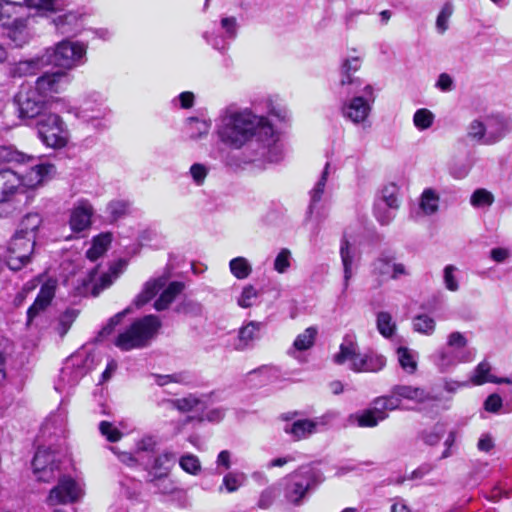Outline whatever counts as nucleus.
I'll return each mask as SVG.
<instances>
[{
  "mask_svg": "<svg viewBox=\"0 0 512 512\" xmlns=\"http://www.w3.org/2000/svg\"><path fill=\"white\" fill-rule=\"evenodd\" d=\"M211 128V121L189 117L186 120V131L192 140H199L206 137Z\"/></svg>",
  "mask_w": 512,
  "mask_h": 512,
  "instance_id": "39",
  "label": "nucleus"
},
{
  "mask_svg": "<svg viewBox=\"0 0 512 512\" xmlns=\"http://www.w3.org/2000/svg\"><path fill=\"white\" fill-rule=\"evenodd\" d=\"M94 214L92 204L86 199L78 200L70 210L69 226L75 233H81L90 228Z\"/></svg>",
  "mask_w": 512,
  "mask_h": 512,
  "instance_id": "19",
  "label": "nucleus"
},
{
  "mask_svg": "<svg viewBox=\"0 0 512 512\" xmlns=\"http://www.w3.org/2000/svg\"><path fill=\"white\" fill-rule=\"evenodd\" d=\"M343 93L353 94L341 106L342 116L355 125L369 126V116L375 101L374 89L370 84L360 88H344Z\"/></svg>",
  "mask_w": 512,
  "mask_h": 512,
  "instance_id": "4",
  "label": "nucleus"
},
{
  "mask_svg": "<svg viewBox=\"0 0 512 512\" xmlns=\"http://www.w3.org/2000/svg\"><path fill=\"white\" fill-rule=\"evenodd\" d=\"M387 417L388 415H384V413L379 411L375 404L372 403L371 408L352 415L351 419H353L359 427L372 428L384 421Z\"/></svg>",
  "mask_w": 512,
  "mask_h": 512,
  "instance_id": "32",
  "label": "nucleus"
},
{
  "mask_svg": "<svg viewBox=\"0 0 512 512\" xmlns=\"http://www.w3.org/2000/svg\"><path fill=\"white\" fill-rule=\"evenodd\" d=\"M374 205H377L378 209H398L397 188L394 185L383 188Z\"/></svg>",
  "mask_w": 512,
  "mask_h": 512,
  "instance_id": "43",
  "label": "nucleus"
},
{
  "mask_svg": "<svg viewBox=\"0 0 512 512\" xmlns=\"http://www.w3.org/2000/svg\"><path fill=\"white\" fill-rule=\"evenodd\" d=\"M326 422L323 417L314 419H297L290 424H286L284 431L294 440L306 439L312 434L318 432L320 426H325Z\"/></svg>",
  "mask_w": 512,
  "mask_h": 512,
  "instance_id": "21",
  "label": "nucleus"
},
{
  "mask_svg": "<svg viewBox=\"0 0 512 512\" xmlns=\"http://www.w3.org/2000/svg\"><path fill=\"white\" fill-rule=\"evenodd\" d=\"M491 365L487 361L480 362L474 371L471 374L470 379L468 380L470 384L478 386L484 383H496V384H510L511 380L509 378H498L490 374Z\"/></svg>",
  "mask_w": 512,
  "mask_h": 512,
  "instance_id": "30",
  "label": "nucleus"
},
{
  "mask_svg": "<svg viewBox=\"0 0 512 512\" xmlns=\"http://www.w3.org/2000/svg\"><path fill=\"white\" fill-rule=\"evenodd\" d=\"M171 403L173 407L179 411L189 412L197 408L202 403V401L194 395H188L183 398L172 400Z\"/></svg>",
  "mask_w": 512,
  "mask_h": 512,
  "instance_id": "55",
  "label": "nucleus"
},
{
  "mask_svg": "<svg viewBox=\"0 0 512 512\" xmlns=\"http://www.w3.org/2000/svg\"><path fill=\"white\" fill-rule=\"evenodd\" d=\"M216 134L225 146L240 150L255 142L258 151L246 162L266 161L278 163L283 158V148L279 133L269 118L258 115L249 107H241L235 103L220 110L216 122Z\"/></svg>",
  "mask_w": 512,
  "mask_h": 512,
  "instance_id": "1",
  "label": "nucleus"
},
{
  "mask_svg": "<svg viewBox=\"0 0 512 512\" xmlns=\"http://www.w3.org/2000/svg\"><path fill=\"white\" fill-rule=\"evenodd\" d=\"M21 117L34 118L47 109L49 101L34 87L22 85L15 96Z\"/></svg>",
  "mask_w": 512,
  "mask_h": 512,
  "instance_id": "13",
  "label": "nucleus"
},
{
  "mask_svg": "<svg viewBox=\"0 0 512 512\" xmlns=\"http://www.w3.org/2000/svg\"><path fill=\"white\" fill-rule=\"evenodd\" d=\"M130 208L127 200H113L108 205V211L114 219L124 216Z\"/></svg>",
  "mask_w": 512,
  "mask_h": 512,
  "instance_id": "61",
  "label": "nucleus"
},
{
  "mask_svg": "<svg viewBox=\"0 0 512 512\" xmlns=\"http://www.w3.org/2000/svg\"><path fill=\"white\" fill-rule=\"evenodd\" d=\"M87 373L82 358L72 356L69 358L60 373V383L56 386L58 391L64 390L65 386L72 387Z\"/></svg>",
  "mask_w": 512,
  "mask_h": 512,
  "instance_id": "20",
  "label": "nucleus"
},
{
  "mask_svg": "<svg viewBox=\"0 0 512 512\" xmlns=\"http://www.w3.org/2000/svg\"><path fill=\"white\" fill-rule=\"evenodd\" d=\"M475 357L464 334L455 331L447 336L445 346L433 356V362L441 372H449L460 363L471 362Z\"/></svg>",
  "mask_w": 512,
  "mask_h": 512,
  "instance_id": "5",
  "label": "nucleus"
},
{
  "mask_svg": "<svg viewBox=\"0 0 512 512\" xmlns=\"http://www.w3.org/2000/svg\"><path fill=\"white\" fill-rule=\"evenodd\" d=\"M31 161H25L22 166L29 167V171L20 176L21 192L24 189H34L42 185L54 172L55 167L49 163L40 162V158L32 155Z\"/></svg>",
  "mask_w": 512,
  "mask_h": 512,
  "instance_id": "14",
  "label": "nucleus"
},
{
  "mask_svg": "<svg viewBox=\"0 0 512 512\" xmlns=\"http://www.w3.org/2000/svg\"><path fill=\"white\" fill-rule=\"evenodd\" d=\"M78 316L76 309H66L58 318L57 325L55 327L56 332L63 337L69 331L71 325Z\"/></svg>",
  "mask_w": 512,
  "mask_h": 512,
  "instance_id": "50",
  "label": "nucleus"
},
{
  "mask_svg": "<svg viewBox=\"0 0 512 512\" xmlns=\"http://www.w3.org/2000/svg\"><path fill=\"white\" fill-rule=\"evenodd\" d=\"M243 481L244 474L231 472L224 476L222 485L228 492L232 493L239 489Z\"/></svg>",
  "mask_w": 512,
  "mask_h": 512,
  "instance_id": "59",
  "label": "nucleus"
},
{
  "mask_svg": "<svg viewBox=\"0 0 512 512\" xmlns=\"http://www.w3.org/2000/svg\"><path fill=\"white\" fill-rule=\"evenodd\" d=\"M450 398H444L441 394H430L418 392V410L426 409L431 407L435 409L436 412L443 409L449 408Z\"/></svg>",
  "mask_w": 512,
  "mask_h": 512,
  "instance_id": "37",
  "label": "nucleus"
},
{
  "mask_svg": "<svg viewBox=\"0 0 512 512\" xmlns=\"http://www.w3.org/2000/svg\"><path fill=\"white\" fill-rule=\"evenodd\" d=\"M399 399L400 398H397V396L391 392V395L389 396H381L376 398L373 401V404H375L379 411L383 412L384 415H388V411L408 408L407 405L401 404Z\"/></svg>",
  "mask_w": 512,
  "mask_h": 512,
  "instance_id": "48",
  "label": "nucleus"
},
{
  "mask_svg": "<svg viewBox=\"0 0 512 512\" xmlns=\"http://www.w3.org/2000/svg\"><path fill=\"white\" fill-rule=\"evenodd\" d=\"M111 243L110 234H101L93 239L91 247L86 252V257L91 261H96L108 249Z\"/></svg>",
  "mask_w": 512,
  "mask_h": 512,
  "instance_id": "42",
  "label": "nucleus"
},
{
  "mask_svg": "<svg viewBox=\"0 0 512 512\" xmlns=\"http://www.w3.org/2000/svg\"><path fill=\"white\" fill-rule=\"evenodd\" d=\"M494 200V195L485 188L476 189L470 196V204L475 209H488Z\"/></svg>",
  "mask_w": 512,
  "mask_h": 512,
  "instance_id": "46",
  "label": "nucleus"
},
{
  "mask_svg": "<svg viewBox=\"0 0 512 512\" xmlns=\"http://www.w3.org/2000/svg\"><path fill=\"white\" fill-rule=\"evenodd\" d=\"M127 262L125 260H119L115 264H113L110 267V270L108 273L103 274L99 282H96L93 285L92 288V294L93 296H98L101 291L108 288L114 280L123 272V270L126 268Z\"/></svg>",
  "mask_w": 512,
  "mask_h": 512,
  "instance_id": "33",
  "label": "nucleus"
},
{
  "mask_svg": "<svg viewBox=\"0 0 512 512\" xmlns=\"http://www.w3.org/2000/svg\"><path fill=\"white\" fill-rule=\"evenodd\" d=\"M38 135L49 148L60 149L67 145L69 133L62 118L57 114H45L37 123Z\"/></svg>",
  "mask_w": 512,
  "mask_h": 512,
  "instance_id": "9",
  "label": "nucleus"
},
{
  "mask_svg": "<svg viewBox=\"0 0 512 512\" xmlns=\"http://www.w3.org/2000/svg\"><path fill=\"white\" fill-rule=\"evenodd\" d=\"M41 224L42 218L38 213H29L22 219L20 228L16 232L36 240V234Z\"/></svg>",
  "mask_w": 512,
  "mask_h": 512,
  "instance_id": "41",
  "label": "nucleus"
},
{
  "mask_svg": "<svg viewBox=\"0 0 512 512\" xmlns=\"http://www.w3.org/2000/svg\"><path fill=\"white\" fill-rule=\"evenodd\" d=\"M323 480V474L318 468L303 466L286 478L284 497L288 502L300 505L307 493Z\"/></svg>",
  "mask_w": 512,
  "mask_h": 512,
  "instance_id": "7",
  "label": "nucleus"
},
{
  "mask_svg": "<svg viewBox=\"0 0 512 512\" xmlns=\"http://www.w3.org/2000/svg\"><path fill=\"white\" fill-rule=\"evenodd\" d=\"M87 45L79 41L61 40L42 53L46 65L63 70H73L86 63Z\"/></svg>",
  "mask_w": 512,
  "mask_h": 512,
  "instance_id": "3",
  "label": "nucleus"
},
{
  "mask_svg": "<svg viewBox=\"0 0 512 512\" xmlns=\"http://www.w3.org/2000/svg\"><path fill=\"white\" fill-rule=\"evenodd\" d=\"M361 63V58L358 56H351L344 60L341 65V78L339 82L342 89L351 87L360 88V86L365 85L358 77L352 75V73L360 69Z\"/></svg>",
  "mask_w": 512,
  "mask_h": 512,
  "instance_id": "24",
  "label": "nucleus"
},
{
  "mask_svg": "<svg viewBox=\"0 0 512 512\" xmlns=\"http://www.w3.org/2000/svg\"><path fill=\"white\" fill-rule=\"evenodd\" d=\"M56 30L62 35L76 33L81 25V16L73 11L58 15L52 20Z\"/></svg>",
  "mask_w": 512,
  "mask_h": 512,
  "instance_id": "29",
  "label": "nucleus"
},
{
  "mask_svg": "<svg viewBox=\"0 0 512 512\" xmlns=\"http://www.w3.org/2000/svg\"><path fill=\"white\" fill-rule=\"evenodd\" d=\"M36 240L26 237L21 233H15L7 248L6 264L14 271L20 270L31 260Z\"/></svg>",
  "mask_w": 512,
  "mask_h": 512,
  "instance_id": "12",
  "label": "nucleus"
},
{
  "mask_svg": "<svg viewBox=\"0 0 512 512\" xmlns=\"http://www.w3.org/2000/svg\"><path fill=\"white\" fill-rule=\"evenodd\" d=\"M334 172L335 168L332 167L330 162H326L319 179L309 192L310 203L308 206V214H312L314 212V209L316 208V205L321 201L325 192L328 178Z\"/></svg>",
  "mask_w": 512,
  "mask_h": 512,
  "instance_id": "28",
  "label": "nucleus"
},
{
  "mask_svg": "<svg viewBox=\"0 0 512 512\" xmlns=\"http://www.w3.org/2000/svg\"><path fill=\"white\" fill-rule=\"evenodd\" d=\"M61 454L50 448H38L33 461V473L38 481L49 483L61 475Z\"/></svg>",
  "mask_w": 512,
  "mask_h": 512,
  "instance_id": "10",
  "label": "nucleus"
},
{
  "mask_svg": "<svg viewBox=\"0 0 512 512\" xmlns=\"http://www.w3.org/2000/svg\"><path fill=\"white\" fill-rule=\"evenodd\" d=\"M167 276H160L150 279L144 284L142 291L136 296L134 304L136 307H142L148 303L162 288L167 284Z\"/></svg>",
  "mask_w": 512,
  "mask_h": 512,
  "instance_id": "31",
  "label": "nucleus"
},
{
  "mask_svg": "<svg viewBox=\"0 0 512 512\" xmlns=\"http://www.w3.org/2000/svg\"><path fill=\"white\" fill-rule=\"evenodd\" d=\"M392 393L397 396L401 404L405 401H414L416 398V388L407 385H395L392 388Z\"/></svg>",
  "mask_w": 512,
  "mask_h": 512,
  "instance_id": "58",
  "label": "nucleus"
},
{
  "mask_svg": "<svg viewBox=\"0 0 512 512\" xmlns=\"http://www.w3.org/2000/svg\"><path fill=\"white\" fill-rule=\"evenodd\" d=\"M160 327L161 322L157 316H144L120 333L115 340V345L123 351L146 347L156 336Z\"/></svg>",
  "mask_w": 512,
  "mask_h": 512,
  "instance_id": "6",
  "label": "nucleus"
},
{
  "mask_svg": "<svg viewBox=\"0 0 512 512\" xmlns=\"http://www.w3.org/2000/svg\"><path fill=\"white\" fill-rule=\"evenodd\" d=\"M263 324L257 321H249L243 325L238 332V339L235 343V349L238 351L246 350L252 347L253 342L259 338V332Z\"/></svg>",
  "mask_w": 512,
  "mask_h": 512,
  "instance_id": "27",
  "label": "nucleus"
},
{
  "mask_svg": "<svg viewBox=\"0 0 512 512\" xmlns=\"http://www.w3.org/2000/svg\"><path fill=\"white\" fill-rule=\"evenodd\" d=\"M70 83V78L63 71L46 72L34 82V87L50 102L54 94L62 92Z\"/></svg>",
  "mask_w": 512,
  "mask_h": 512,
  "instance_id": "18",
  "label": "nucleus"
},
{
  "mask_svg": "<svg viewBox=\"0 0 512 512\" xmlns=\"http://www.w3.org/2000/svg\"><path fill=\"white\" fill-rule=\"evenodd\" d=\"M32 155L25 154L13 146H0V164L22 166L25 161H31Z\"/></svg>",
  "mask_w": 512,
  "mask_h": 512,
  "instance_id": "40",
  "label": "nucleus"
},
{
  "mask_svg": "<svg viewBox=\"0 0 512 512\" xmlns=\"http://www.w3.org/2000/svg\"><path fill=\"white\" fill-rule=\"evenodd\" d=\"M512 132V118L503 113H490L472 120L467 137L480 145H494Z\"/></svg>",
  "mask_w": 512,
  "mask_h": 512,
  "instance_id": "2",
  "label": "nucleus"
},
{
  "mask_svg": "<svg viewBox=\"0 0 512 512\" xmlns=\"http://www.w3.org/2000/svg\"><path fill=\"white\" fill-rule=\"evenodd\" d=\"M376 324L379 333L385 338L391 337L396 329L392 316L388 312H379L377 314Z\"/></svg>",
  "mask_w": 512,
  "mask_h": 512,
  "instance_id": "51",
  "label": "nucleus"
},
{
  "mask_svg": "<svg viewBox=\"0 0 512 512\" xmlns=\"http://www.w3.org/2000/svg\"><path fill=\"white\" fill-rule=\"evenodd\" d=\"M58 282L56 279L48 278L43 281L40 290L33 304L27 310L26 327L31 329L33 327L40 328L41 315L51 305L55 297Z\"/></svg>",
  "mask_w": 512,
  "mask_h": 512,
  "instance_id": "11",
  "label": "nucleus"
},
{
  "mask_svg": "<svg viewBox=\"0 0 512 512\" xmlns=\"http://www.w3.org/2000/svg\"><path fill=\"white\" fill-rule=\"evenodd\" d=\"M386 365V358L376 353H367L362 357L361 372H379Z\"/></svg>",
  "mask_w": 512,
  "mask_h": 512,
  "instance_id": "44",
  "label": "nucleus"
},
{
  "mask_svg": "<svg viewBox=\"0 0 512 512\" xmlns=\"http://www.w3.org/2000/svg\"><path fill=\"white\" fill-rule=\"evenodd\" d=\"M101 434L110 442H117L121 439L122 433L112 423L102 421L99 425Z\"/></svg>",
  "mask_w": 512,
  "mask_h": 512,
  "instance_id": "60",
  "label": "nucleus"
},
{
  "mask_svg": "<svg viewBox=\"0 0 512 512\" xmlns=\"http://www.w3.org/2000/svg\"><path fill=\"white\" fill-rule=\"evenodd\" d=\"M457 268L453 265H447L444 268V283L445 287L450 291H457L459 288L458 281L454 275Z\"/></svg>",
  "mask_w": 512,
  "mask_h": 512,
  "instance_id": "64",
  "label": "nucleus"
},
{
  "mask_svg": "<svg viewBox=\"0 0 512 512\" xmlns=\"http://www.w3.org/2000/svg\"><path fill=\"white\" fill-rule=\"evenodd\" d=\"M21 192L19 173L11 169L0 170V203L7 202Z\"/></svg>",
  "mask_w": 512,
  "mask_h": 512,
  "instance_id": "23",
  "label": "nucleus"
},
{
  "mask_svg": "<svg viewBox=\"0 0 512 512\" xmlns=\"http://www.w3.org/2000/svg\"><path fill=\"white\" fill-rule=\"evenodd\" d=\"M229 269L232 275L239 280L248 278L252 273L251 264L246 258L241 256L230 260Z\"/></svg>",
  "mask_w": 512,
  "mask_h": 512,
  "instance_id": "45",
  "label": "nucleus"
},
{
  "mask_svg": "<svg viewBox=\"0 0 512 512\" xmlns=\"http://www.w3.org/2000/svg\"><path fill=\"white\" fill-rule=\"evenodd\" d=\"M184 289V284L182 282L174 281L171 282L160 294L159 298L154 303V308L157 311L166 310L170 304L174 301V299L179 295Z\"/></svg>",
  "mask_w": 512,
  "mask_h": 512,
  "instance_id": "35",
  "label": "nucleus"
},
{
  "mask_svg": "<svg viewBox=\"0 0 512 512\" xmlns=\"http://www.w3.org/2000/svg\"><path fill=\"white\" fill-rule=\"evenodd\" d=\"M363 355L360 353L357 341L353 336L346 335L339 346V351L333 355V362L337 365L349 363V369L361 373Z\"/></svg>",
  "mask_w": 512,
  "mask_h": 512,
  "instance_id": "17",
  "label": "nucleus"
},
{
  "mask_svg": "<svg viewBox=\"0 0 512 512\" xmlns=\"http://www.w3.org/2000/svg\"><path fill=\"white\" fill-rule=\"evenodd\" d=\"M273 266L278 273H286L291 266V251L287 248L281 249L274 260Z\"/></svg>",
  "mask_w": 512,
  "mask_h": 512,
  "instance_id": "56",
  "label": "nucleus"
},
{
  "mask_svg": "<svg viewBox=\"0 0 512 512\" xmlns=\"http://www.w3.org/2000/svg\"><path fill=\"white\" fill-rule=\"evenodd\" d=\"M3 27H6V35L16 47H22L29 41L26 19L17 17L11 20L10 18L8 24Z\"/></svg>",
  "mask_w": 512,
  "mask_h": 512,
  "instance_id": "26",
  "label": "nucleus"
},
{
  "mask_svg": "<svg viewBox=\"0 0 512 512\" xmlns=\"http://www.w3.org/2000/svg\"><path fill=\"white\" fill-rule=\"evenodd\" d=\"M179 466L183 471L194 476L202 470L199 458L191 453H185L179 458Z\"/></svg>",
  "mask_w": 512,
  "mask_h": 512,
  "instance_id": "49",
  "label": "nucleus"
},
{
  "mask_svg": "<svg viewBox=\"0 0 512 512\" xmlns=\"http://www.w3.org/2000/svg\"><path fill=\"white\" fill-rule=\"evenodd\" d=\"M209 169L202 163H194L189 169V175L196 186H202L208 176Z\"/></svg>",
  "mask_w": 512,
  "mask_h": 512,
  "instance_id": "57",
  "label": "nucleus"
},
{
  "mask_svg": "<svg viewBox=\"0 0 512 512\" xmlns=\"http://www.w3.org/2000/svg\"><path fill=\"white\" fill-rule=\"evenodd\" d=\"M47 66L42 59V54L30 60L18 62L11 73L14 77H23L28 75H35L40 69Z\"/></svg>",
  "mask_w": 512,
  "mask_h": 512,
  "instance_id": "36",
  "label": "nucleus"
},
{
  "mask_svg": "<svg viewBox=\"0 0 512 512\" xmlns=\"http://www.w3.org/2000/svg\"><path fill=\"white\" fill-rule=\"evenodd\" d=\"M435 320L426 314H418V333L431 335L435 330Z\"/></svg>",
  "mask_w": 512,
  "mask_h": 512,
  "instance_id": "63",
  "label": "nucleus"
},
{
  "mask_svg": "<svg viewBox=\"0 0 512 512\" xmlns=\"http://www.w3.org/2000/svg\"><path fill=\"white\" fill-rule=\"evenodd\" d=\"M259 291L251 284L243 287L240 296L237 298V304L241 308H250L256 304L259 298Z\"/></svg>",
  "mask_w": 512,
  "mask_h": 512,
  "instance_id": "52",
  "label": "nucleus"
},
{
  "mask_svg": "<svg viewBox=\"0 0 512 512\" xmlns=\"http://www.w3.org/2000/svg\"><path fill=\"white\" fill-rule=\"evenodd\" d=\"M398 362L401 368L409 374L414 373L416 370V361L412 353L405 347H399L397 349Z\"/></svg>",
  "mask_w": 512,
  "mask_h": 512,
  "instance_id": "53",
  "label": "nucleus"
},
{
  "mask_svg": "<svg viewBox=\"0 0 512 512\" xmlns=\"http://www.w3.org/2000/svg\"><path fill=\"white\" fill-rule=\"evenodd\" d=\"M177 461V452L170 448L164 449L160 454L152 460L147 461L146 469H150L154 476L153 481L161 479L169 474L172 467Z\"/></svg>",
  "mask_w": 512,
  "mask_h": 512,
  "instance_id": "22",
  "label": "nucleus"
},
{
  "mask_svg": "<svg viewBox=\"0 0 512 512\" xmlns=\"http://www.w3.org/2000/svg\"><path fill=\"white\" fill-rule=\"evenodd\" d=\"M29 7L45 10L55 11L60 7V0H25Z\"/></svg>",
  "mask_w": 512,
  "mask_h": 512,
  "instance_id": "62",
  "label": "nucleus"
},
{
  "mask_svg": "<svg viewBox=\"0 0 512 512\" xmlns=\"http://www.w3.org/2000/svg\"><path fill=\"white\" fill-rule=\"evenodd\" d=\"M318 330L316 327H308L302 333H300L293 343V348L298 351H305L310 349L314 343Z\"/></svg>",
  "mask_w": 512,
  "mask_h": 512,
  "instance_id": "47",
  "label": "nucleus"
},
{
  "mask_svg": "<svg viewBox=\"0 0 512 512\" xmlns=\"http://www.w3.org/2000/svg\"><path fill=\"white\" fill-rule=\"evenodd\" d=\"M439 202V194L434 189L427 188L421 194L418 208L424 215H434L439 210Z\"/></svg>",
  "mask_w": 512,
  "mask_h": 512,
  "instance_id": "38",
  "label": "nucleus"
},
{
  "mask_svg": "<svg viewBox=\"0 0 512 512\" xmlns=\"http://www.w3.org/2000/svg\"><path fill=\"white\" fill-rule=\"evenodd\" d=\"M159 445L158 438L153 435H144L135 443V453L140 458L141 464L146 466L147 461L154 455Z\"/></svg>",
  "mask_w": 512,
  "mask_h": 512,
  "instance_id": "34",
  "label": "nucleus"
},
{
  "mask_svg": "<svg viewBox=\"0 0 512 512\" xmlns=\"http://www.w3.org/2000/svg\"><path fill=\"white\" fill-rule=\"evenodd\" d=\"M355 249L350 243L347 232H344L341 243H340V257L344 271V283L343 292H345L349 286V281L353 276V263L355 260Z\"/></svg>",
  "mask_w": 512,
  "mask_h": 512,
  "instance_id": "25",
  "label": "nucleus"
},
{
  "mask_svg": "<svg viewBox=\"0 0 512 512\" xmlns=\"http://www.w3.org/2000/svg\"><path fill=\"white\" fill-rule=\"evenodd\" d=\"M222 35H217L213 31H205L202 35L204 40L218 51H225L228 48V42L234 40L238 35L239 24L234 16H224L220 20Z\"/></svg>",
  "mask_w": 512,
  "mask_h": 512,
  "instance_id": "15",
  "label": "nucleus"
},
{
  "mask_svg": "<svg viewBox=\"0 0 512 512\" xmlns=\"http://www.w3.org/2000/svg\"><path fill=\"white\" fill-rule=\"evenodd\" d=\"M59 478L58 485L51 489L47 502L50 505L66 504L77 501L82 495L81 486L71 477Z\"/></svg>",
  "mask_w": 512,
  "mask_h": 512,
  "instance_id": "16",
  "label": "nucleus"
},
{
  "mask_svg": "<svg viewBox=\"0 0 512 512\" xmlns=\"http://www.w3.org/2000/svg\"><path fill=\"white\" fill-rule=\"evenodd\" d=\"M111 109L105 96L96 90H88L81 94L78 116L90 123L96 130L103 131L109 127L108 117Z\"/></svg>",
  "mask_w": 512,
  "mask_h": 512,
  "instance_id": "8",
  "label": "nucleus"
},
{
  "mask_svg": "<svg viewBox=\"0 0 512 512\" xmlns=\"http://www.w3.org/2000/svg\"><path fill=\"white\" fill-rule=\"evenodd\" d=\"M453 13V5L450 2H447L442 7L436 19V29L438 33L443 34L447 31L449 25V19Z\"/></svg>",
  "mask_w": 512,
  "mask_h": 512,
  "instance_id": "54",
  "label": "nucleus"
}]
</instances>
